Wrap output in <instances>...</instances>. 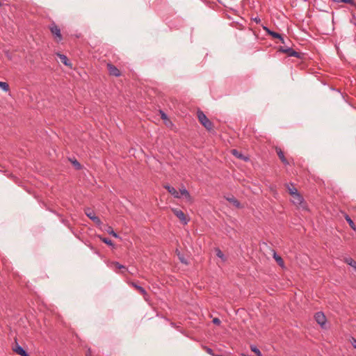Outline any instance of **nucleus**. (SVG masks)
<instances>
[{
  "instance_id": "ddd939ff",
  "label": "nucleus",
  "mask_w": 356,
  "mask_h": 356,
  "mask_svg": "<svg viewBox=\"0 0 356 356\" xmlns=\"http://www.w3.org/2000/svg\"><path fill=\"white\" fill-rule=\"evenodd\" d=\"M232 154L235 156L236 158L240 159L243 161H248V158L245 156H244L242 153L239 152L237 149H232L231 150Z\"/></svg>"
},
{
  "instance_id": "1a4fd4ad",
  "label": "nucleus",
  "mask_w": 356,
  "mask_h": 356,
  "mask_svg": "<svg viewBox=\"0 0 356 356\" xmlns=\"http://www.w3.org/2000/svg\"><path fill=\"white\" fill-rule=\"evenodd\" d=\"M108 69L110 74L113 75L115 76H119L120 75V70L111 64H108Z\"/></svg>"
},
{
  "instance_id": "9b49d317",
  "label": "nucleus",
  "mask_w": 356,
  "mask_h": 356,
  "mask_svg": "<svg viewBox=\"0 0 356 356\" xmlns=\"http://www.w3.org/2000/svg\"><path fill=\"white\" fill-rule=\"evenodd\" d=\"M276 152H277V154L280 158V159L282 161V162L284 164V165H289V162L288 161L286 160V159L285 158L284 156V152L282 151V149L280 148H276Z\"/></svg>"
},
{
  "instance_id": "e433bc0d",
  "label": "nucleus",
  "mask_w": 356,
  "mask_h": 356,
  "mask_svg": "<svg viewBox=\"0 0 356 356\" xmlns=\"http://www.w3.org/2000/svg\"><path fill=\"white\" fill-rule=\"evenodd\" d=\"M215 356H222V355H216Z\"/></svg>"
},
{
  "instance_id": "2eb2a0df",
  "label": "nucleus",
  "mask_w": 356,
  "mask_h": 356,
  "mask_svg": "<svg viewBox=\"0 0 356 356\" xmlns=\"http://www.w3.org/2000/svg\"><path fill=\"white\" fill-rule=\"evenodd\" d=\"M14 351L21 356H29L27 352L20 346H17Z\"/></svg>"
},
{
  "instance_id": "412c9836",
  "label": "nucleus",
  "mask_w": 356,
  "mask_h": 356,
  "mask_svg": "<svg viewBox=\"0 0 356 356\" xmlns=\"http://www.w3.org/2000/svg\"><path fill=\"white\" fill-rule=\"evenodd\" d=\"M216 256L218 257H219L220 259H221V260L222 261H226V257L225 256L223 252L219 248H216Z\"/></svg>"
},
{
  "instance_id": "cd10ccee",
  "label": "nucleus",
  "mask_w": 356,
  "mask_h": 356,
  "mask_svg": "<svg viewBox=\"0 0 356 356\" xmlns=\"http://www.w3.org/2000/svg\"><path fill=\"white\" fill-rule=\"evenodd\" d=\"M204 349L205 350V351L210 355L211 356H215L216 354H214L213 350L211 348H209L207 346H204Z\"/></svg>"
},
{
  "instance_id": "f257e3e1",
  "label": "nucleus",
  "mask_w": 356,
  "mask_h": 356,
  "mask_svg": "<svg viewBox=\"0 0 356 356\" xmlns=\"http://www.w3.org/2000/svg\"><path fill=\"white\" fill-rule=\"evenodd\" d=\"M198 120L200 123L208 130H211L213 128L212 122L208 119L206 115L202 112L199 111L197 112Z\"/></svg>"
},
{
  "instance_id": "0eeeda50",
  "label": "nucleus",
  "mask_w": 356,
  "mask_h": 356,
  "mask_svg": "<svg viewBox=\"0 0 356 356\" xmlns=\"http://www.w3.org/2000/svg\"><path fill=\"white\" fill-rule=\"evenodd\" d=\"M50 31L53 35H54L56 38H58V40L60 41L62 40V35L60 33V28L56 26L54 23H53L50 27Z\"/></svg>"
},
{
  "instance_id": "6e6552de",
  "label": "nucleus",
  "mask_w": 356,
  "mask_h": 356,
  "mask_svg": "<svg viewBox=\"0 0 356 356\" xmlns=\"http://www.w3.org/2000/svg\"><path fill=\"white\" fill-rule=\"evenodd\" d=\"M264 30H266V31L268 33V35H271L274 38H278L281 41L282 43H283V44L285 43L284 39L283 38L282 35H280V33H276L275 31H270L269 29H268L266 26H264Z\"/></svg>"
},
{
  "instance_id": "c756f323",
  "label": "nucleus",
  "mask_w": 356,
  "mask_h": 356,
  "mask_svg": "<svg viewBox=\"0 0 356 356\" xmlns=\"http://www.w3.org/2000/svg\"><path fill=\"white\" fill-rule=\"evenodd\" d=\"M113 264L119 269H126V267L117 261L113 262Z\"/></svg>"
},
{
  "instance_id": "393cba45",
  "label": "nucleus",
  "mask_w": 356,
  "mask_h": 356,
  "mask_svg": "<svg viewBox=\"0 0 356 356\" xmlns=\"http://www.w3.org/2000/svg\"><path fill=\"white\" fill-rule=\"evenodd\" d=\"M0 88L5 92H8L10 89L9 85L6 82L0 81Z\"/></svg>"
},
{
  "instance_id": "a211bd4d",
  "label": "nucleus",
  "mask_w": 356,
  "mask_h": 356,
  "mask_svg": "<svg viewBox=\"0 0 356 356\" xmlns=\"http://www.w3.org/2000/svg\"><path fill=\"white\" fill-rule=\"evenodd\" d=\"M131 284H132V286H133L134 287H135V288H136V289L139 291V293H140L142 295L145 296V295L147 294V291H146V290H145L143 287H142L141 286L138 285V284H136V283H132Z\"/></svg>"
},
{
  "instance_id": "f8f14e48",
  "label": "nucleus",
  "mask_w": 356,
  "mask_h": 356,
  "mask_svg": "<svg viewBox=\"0 0 356 356\" xmlns=\"http://www.w3.org/2000/svg\"><path fill=\"white\" fill-rule=\"evenodd\" d=\"M179 193L180 197L181 196H183L188 201H191V196L189 192L185 188H180Z\"/></svg>"
},
{
  "instance_id": "6ab92c4d",
  "label": "nucleus",
  "mask_w": 356,
  "mask_h": 356,
  "mask_svg": "<svg viewBox=\"0 0 356 356\" xmlns=\"http://www.w3.org/2000/svg\"><path fill=\"white\" fill-rule=\"evenodd\" d=\"M286 187L291 195L298 193V190L296 188L293 184H286Z\"/></svg>"
},
{
  "instance_id": "f03ea898",
  "label": "nucleus",
  "mask_w": 356,
  "mask_h": 356,
  "mask_svg": "<svg viewBox=\"0 0 356 356\" xmlns=\"http://www.w3.org/2000/svg\"><path fill=\"white\" fill-rule=\"evenodd\" d=\"M314 318L322 328L327 329L328 327L325 313H315Z\"/></svg>"
},
{
  "instance_id": "5701e85b",
  "label": "nucleus",
  "mask_w": 356,
  "mask_h": 356,
  "mask_svg": "<svg viewBox=\"0 0 356 356\" xmlns=\"http://www.w3.org/2000/svg\"><path fill=\"white\" fill-rule=\"evenodd\" d=\"M346 221L348 222V223L349 224L350 227L354 229V230H356V227L355 225V223L352 220V219L350 218L349 216L346 215V217H345Z\"/></svg>"
},
{
  "instance_id": "a878e982",
  "label": "nucleus",
  "mask_w": 356,
  "mask_h": 356,
  "mask_svg": "<svg viewBox=\"0 0 356 356\" xmlns=\"http://www.w3.org/2000/svg\"><path fill=\"white\" fill-rule=\"evenodd\" d=\"M346 262L349 264L350 266L354 267L356 268V261L353 260L352 258H346Z\"/></svg>"
},
{
  "instance_id": "72a5a7b5",
  "label": "nucleus",
  "mask_w": 356,
  "mask_h": 356,
  "mask_svg": "<svg viewBox=\"0 0 356 356\" xmlns=\"http://www.w3.org/2000/svg\"><path fill=\"white\" fill-rule=\"evenodd\" d=\"M254 21L256 22L257 23H259L261 20L259 17H256L254 19Z\"/></svg>"
},
{
  "instance_id": "dca6fc26",
  "label": "nucleus",
  "mask_w": 356,
  "mask_h": 356,
  "mask_svg": "<svg viewBox=\"0 0 356 356\" xmlns=\"http://www.w3.org/2000/svg\"><path fill=\"white\" fill-rule=\"evenodd\" d=\"M227 200L232 202L236 208H241V203L234 197H227Z\"/></svg>"
},
{
  "instance_id": "20e7f679",
  "label": "nucleus",
  "mask_w": 356,
  "mask_h": 356,
  "mask_svg": "<svg viewBox=\"0 0 356 356\" xmlns=\"http://www.w3.org/2000/svg\"><path fill=\"white\" fill-rule=\"evenodd\" d=\"M291 201L294 204L304 208L303 197L301 196V195L298 192L296 193L294 195H291Z\"/></svg>"
},
{
  "instance_id": "c85d7f7f",
  "label": "nucleus",
  "mask_w": 356,
  "mask_h": 356,
  "mask_svg": "<svg viewBox=\"0 0 356 356\" xmlns=\"http://www.w3.org/2000/svg\"><path fill=\"white\" fill-rule=\"evenodd\" d=\"M74 166L76 168V169H80L81 165V164L75 159L74 161H71Z\"/></svg>"
},
{
  "instance_id": "9d476101",
  "label": "nucleus",
  "mask_w": 356,
  "mask_h": 356,
  "mask_svg": "<svg viewBox=\"0 0 356 356\" xmlns=\"http://www.w3.org/2000/svg\"><path fill=\"white\" fill-rule=\"evenodd\" d=\"M165 188L168 191L173 195L175 198H180L179 193L174 187L169 185L165 186Z\"/></svg>"
},
{
  "instance_id": "39448f33",
  "label": "nucleus",
  "mask_w": 356,
  "mask_h": 356,
  "mask_svg": "<svg viewBox=\"0 0 356 356\" xmlns=\"http://www.w3.org/2000/svg\"><path fill=\"white\" fill-rule=\"evenodd\" d=\"M172 211L184 225H186L188 223V220L186 218L184 213L181 210L173 209Z\"/></svg>"
},
{
  "instance_id": "f3484780",
  "label": "nucleus",
  "mask_w": 356,
  "mask_h": 356,
  "mask_svg": "<svg viewBox=\"0 0 356 356\" xmlns=\"http://www.w3.org/2000/svg\"><path fill=\"white\" fill-rule=\"evenodd\" d=\"M333 1L338 3H344L356 7V3L354 0H333Z\"/></svg>"
},
{
  "instance_id": "b1692460",
  "label": "nucleus",
  "mask_w": 356,
  "mask_h": 356,
  "mask_svg": "<svg viewBox=\"0 0 356 356\" xmlns=\"http://www.w3.org/2000/svg\"><path fill=\"white\" fill-rule=\"evenodd\" d=\"M250 349L252 352H254L257 355V356H262L261 351L259 350V348H257V347L256 346L251 345Z\"/></svg>"
},
{
  "instance_id": "bb28decb",
  "label": "nucleus",
  "mask_w": 356,
  "mask_h": 356,
  "mask_svg": "<svg viewBox=\"0 0 356 356\" xmlns=\"http://www.w3.org/2000/svg\"><path fill=\"white\" fill-rule=\"evenodd\" d=\"M100 239L102 242H104V243L108 245H113V243L112 242V241L108 238H103V237H100Z\"/></svg>"
},
{
  "instance_id": "f704fd0d",
  "label": "nucleus",
  "mask_w": 356,
  "mask_h": 356,
  "mask_svg": "<svg viewBox=\"0 0 356 356\" xmlns=\"http://www.w3.org/2000/svg\"><path fill=\"white\" fill-rule=\"evenodd\" d=\"M86 356H91L90 349H88V350L86 353Z\"/></svg>"
},
{
  "instance_id": "2f4dec72",
  "label": "nucleus",
  "mask_w": 356,
  "mask_h": 356,
  "mask_svg": "<svg viewBox=\"0 0 356 356\" xmlns=\"http://www.w3.org/2000/svg\"><path fill=\"white\" fill-rule=\"evenodd\" d=\"M351 343L354 348H356V339L354 338H352Z\"/></svg>"
},
{
  "instance_id": "aec40b11",
  "label": "nucleus",
  "mask_w": 356,
  "mask_h": 356,
  "mask_svg": "<svg viewBox=\"0 0 356 356\" xmlns=\"http://www.w3.org/2000/svg\"><path fill=\"white\" fill-rule=\"evenodd\" d=\"M58 56H59L60 61L66 66L69 65V60L66 56L60 54H58Z\"/></svg>"
},
{
  "instance_id": "423d86ee",
  "label": "nucleus",
  "mask_w": 356,
  "mask_h": 356,
  "mask_svg": "<svg viewBox=\"0 0 356 356\" xmlns=\"http://www.w3.org/2000/svg\"><path fill=\"white\" fill-rule=\"evenodd\" d=\"M280 51L287 54L289 56H293V57H296V58L300 57V54L298 52L294 51L291 47H280Z\"/></svg>"
},
{
  "instance_id": "4468645a",
  "label": "nucleus",
  "mask_w": 356,
  "mask_h": 356,
  "mask_svg": "<svg viewBox=\"0 0 356 356\" xmlns=\"http://www.w3.org/2000/svg\"><path fill=\"white\" fill-rule=\"evenodd\" d=\"M273 258L280 267H282V268H284V263L282 258L280 255H278L275 251L273 252Z\"/></svg>"
},
{
  "instance_id": "7ed1b4c3",
  "label": "nucleus",
  "mask_w": 356,
  "mask_h": 356,
  "mask_svg": "<svg viewBox=\"0 0 356 356\" xmlns=\"http://www.w3.org/2000/svg\"><path fill=\"white\" fill-rule=\"evenodd\" d=\"M86 215L91 220H92L97 225L100 226L102 222L99 217H97L93 211H92L90 209H87L85 211Z\"/></svg>"
},
{
  "instance_id": "c9c22d12",
  "label": "nucleus",
  "mask_w": 356,
  "mask_h": 356,
  "mask_svg": "<svg viewBox=\"0 0 356 356\" xmlns=\"http://www.w3.org/2000/svg\"><path fill=\"white\" fill-rule=\"evenodd\" d=\"M241 356H248V355L244 353H242V354H241Z\"/></svg>"
},
{
  "instance_id": "473e14b6",
  "label": "nucleus",
  "mask_w": 356,
  "mask_h": 356,
  "mask_svg": "<svg viewBox=\"0 0 356 356\" xmlns=\"http://www.w3.org/2000/svg\"><path fill=\"white\" fill-rule=\"evenodd\" d=\"M161 118L162 119H166L167 118V115L165 113H163V111H161Z\"/></svg>"
},
{
  "instance_id": "4be33fe9",
  "label": "nucleus",
  "mask_w": 356,
  "mask_h": 356,
  "mask_svg": "<svg viewBox=\"0 0 356 356\" xmlns=\"http://www.w3.org/2000/svg\"><path fill=\"white\" fill-rule=\"evenodd\" d=\"M106 231L107 232V233H108L113 237L118 238V234L114 232L113 229L111 227L108 226L107 228L106 229Z\"/></svg>"
},
{
  "instance_id": "7c9ffc66",
  "label": "nucleus",
  "mask_w": 356,
  "mask_h": 356,
  "mask_svg": "<svg viewBox=\"0 0 356 356\" xmlns=\"http://www.w3.org/2000/svg\"><path fill=\"white\" fill-rule=\"evenodd\" d=\"M213 323L216 325H220V321L218 318H215L213 319Z\"/></svg>"
}]
</instances>
